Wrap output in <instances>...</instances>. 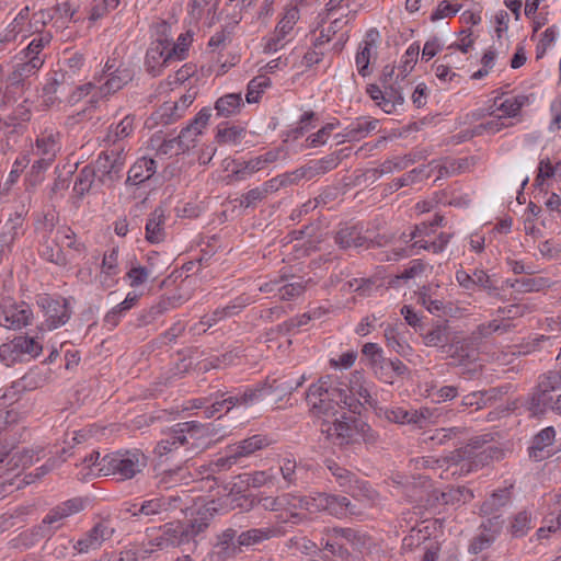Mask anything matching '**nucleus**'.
I'll list each match as a JSON object with an SVG mask.
<instances>
[{"mask_svg": "<svg viewBox=\"0 0 561 561\" xmlns=\"http://www.w3.org/2000/svg\"><path fill=\"white\" fill-rule=\"evenodd\" d=\"M211 436L209 425L195 421L180 423L163 433L154 453L160 457L172 455L187 461L210 446Z\"/></svg>", "mask_w": 561, "mask_h": 561, "instance_id": "nucleus-1", "label": "nucleus"}, {"mask_svg": "<svg viewBox=\"0 0 561 561\" xmlns=\"http://www.w3.org/2000/svg\"><path fill=\"white\" fill-rule=\"evenodd\" d=\"M502 453L495 447L489 446L480 450L477 446L467 445L449 455L451 465L447 467V471L451 476L467 474L488 465L493 459H499Z\"/></svg>", "mask_w": 561, "mask_h": 561, "instance_id": "nucleus-2", "label": "nucleus"}, {"mask_svg": "<svg viewBox=\"0 0 561 561\" xmlns=\"http://www.w3.org/2000/svg\"><path fill=\"white\" fill-rule=\"evenodd\" d=\"M134 77V68L129 64L119 62L115 70L103 77L105 79L104 82L94 80L77 88V91L71 96V101H78L81 96L88 95L92 90L96 91L95 95L106 98L131 82Z\"/></svg>", "mask_w": 561, "mask_h": 561, "instance_id": "nucleus-3", "label": "nucleus"}, {"mask_svg": "<svg viewBox=\"0 0 561 561\" xmlns=\"http://www.w3.org/2000/svg\"><path fill=\"white\" fill-rule=\"evenodd\" d=\"M148 465V459L138 449L108 454L102 457L101 472L104 476L118 474L122 479H133Z\"/></svg>", "mask_w": 561, "mask_h": 561, "instance_id": "nucleus-4", "label": "nucleus"}, {"mask_svg": "<svg viewBox=\"0 0 561 561\" xmlns=\"http://www.w3.org/2000/svg\"><path fill=\"white\" fill-rule=\"evenodd\" d=\"M84 508V501L80 497L67 500L54 508L44 517L42 524L31 531L35 540L50 536L61 526V520L81 512Z\"/></svg>", "mask_w": 561, "mask_h": 561, "instance_id": "nucleus-5", "label": "nucleus"}, {"mask_svg": "<svg viewBox=\"0 0 561 561\" xmlns=\"http://www.w3.org/2000/svg\"><path fill=\"white\" fill-rule=\"evenodd\" d=\"M184 56V47L171 44L168 41H157L151 44L146 54L147 71L157 76L162 67L169 66L173 60H182Z\"/></svg>", "mask_w": 561, "mask_h": 561, "instance_id": "nucleus-6", "label": "nucleus"}, {"mask_svg": "<svg viewBox=\"0 0 561 561\" xmlns=\"http://www.w3.org/2000/svg\"><path fill=\"white\" fill-rule=\"evenodd\" d=\"M0 324L10 330H20L28 325L33 319L31 307L24 301H15L10 297L0 304Z\"/></svg>", "mask_w": 561, "mask_h": 561, "instance_id": "nucleus-7", "label": "nucleus"}, {"mask_svg": "<svg viewBox=\"0 0 561 561\" xmlns=\"http://www.w3.org/2000/svg\"><path fill=\"white\" fill-rule=\"evenodd\" d=\"M41 352L42 346L35 337L20 335L0 345V360L9 367L19 362L24 354L37 356Z\"/></svg>", "mask_w": 561, "mask_h": 561, "instance_id": "nucleus-8", "label": "nucleus"}, {"mask_svg": "<svg viewBox=\"0 0 561 561\" xmlns=\"http://www.w3.org/2000/svg\"><path fill=\"white\" fill-rule=\"evenodd\" d=\"M123 148L112 149L102 152L95 161V171L99 173L100 181L103 183H113L121 178L125 159L122 154Z\"/></svg>", "mask_w": 561, "mask_h": 561, "instance_id": "nucleus-9", "label": "nucleus"}, {"mask_svg": "<svg viewBox=\"0 0 561 561\" xmlns=\"http://www.w3.org/2000/svg\"><path fill=\"white\" fill-rule=\"evenodd\" d=\"M561 388V371L552 370L541 376L536 391L530 401V410L534 414L545 411L549 401H551L550 392Z\"/></svg>", "mask_w": 561, "mask_h": 561, "instance_id": "nucleus-10", "label": "nucleus"}, {"mask_svg": "<svg viewBox=\"0 0 561 561\" xmlns=\"http://www.w3.org/2000/svg\"><path fill=\"white\" fill-rule=\"evenodd\" d=\"M41 306L45 311L47 330L57 329L70 319V309L66 299L59 300L43 297Z\"/></svg>", "mask_w": 561, "mask_h": 561, "instance_id": "nucleus-11", "label": "nucleus"}, {"mask_svg": "<svg viewBox=\"0 0 561 561\" xmlns=\"http://www.w3.org/2000/svg\"><path fill=\"white\" fill-rule=\"evenodd\" d=\"M114 528L107 523H98L87 535L77 541L75 549L79 553H87L91 550L99 549L104 541L112 538Z\"/></svg>", "mask_w": 561, "mask_h": 561, "instance_id": "nucleus-12", "label": "nucleus"}, {"mask_svg": "<svg viewBox=\"0 0 561 561\" xmlns=\"http://www.w3.org/2000/svg\"><path fill=\"white\" fill-rule=\"evenodd\" d=\"M385 417L398 424H413L422 428L426 425L430 417L428 409L421 410H404L402 408L386 409L383 411Z\"/></svg>", "mask_w": 561, "mask_h": 561, "instance_id": "nucleus-13", "label": "nucleus"}, {"mask_svg": "<svg viewBox=\"0 0 561 561\" xmlns=\"http://www.w3.org/2000/svg\"><path fill=\"white\" fill-rule=\"evenodd\" d=\"M448 356L455 360L458 365H463L468 362L474 360L478 355V346L471 344V339L453 337L448 350L446 351Z\"/></svg>", "mask_w": 561, "mask_h": 561, "instance_id": "nucleus-14", "label": "nucleus"}, {"mask_svg": "<svg viewBox=\"0 0 561 561\" xmlns=\"http://www.w3.org/2000/svg\"><path fill=\"white\" fill-rule=\"evenodd\" d=\"M305 380H306V377L301 376L295 386L286 385L285 387H283V385H276L277 380H273V382L271 385H268L267 382L259 383L256 387L249 388L242 394L239 396L240 397V405H245V407L251 405L267 389L271 391H274L282 387L283 392L291 393L294 390L299 388L305 382Z\"/></svg>", "mask_w": 561, "mask_h": 561, "instance_id": "nucleus-15", "label": "nucleus"}, {"mask_svg": "<svg viewBox=\"0 0 561 561\" xmlns=\"http://www.w3.org/2000/svg\"><path fill=\"white\" fill-rule=\"evenodd\" d=\"M298 20L299 10L296 7L287 8L276 26L274 36L268 41L266 47L270 50H276L277 43L280 42L294 28V25Z\"/></svg>", "mask_w": 561, "mask_h": 561, "instance_id": "nucleus-16", "label": "nucleus"}, {"mask_svg": "<svg viewBox=\"0 0 561 561\" xmlns=\"http://www.w3.org/2000/svg\"><path fill=\"white\" fill-rule=\"evenodd\" d=\"M23 217L21 213L10 216L0 233V262L11 251L13 241L15 240L19 229L22 227Z\"/></svg>", "mask_w": 561, "mask_h": 561, "instance_id": "nucleus-17", "label": "nucleus"}, {"mask_svg": "<svg viewBox=\"0 0 561 561\" xmlns=\"http://www.w3.org/2000/svg\"><path fill=\"white\" fill-rule=\"evenodd\" d=\"M170 506L171 499L152 497L144 500L139 505L134 504L133 508H129L128 512H130L133 516L153 517L168 512Z\"/></svg>", "mask_w": 561, "mask_h": 561, "instance_id": "nucleus-18", "label": "nucleus"}, {"mask_svg": "<svg viewBox=\"0 0 561 561\" xmlns=\"http://www.w3.org/2000/svg\"><path fill=\"white\" fill-rule=\"evenodd\" d=\"M157 170L156 161L151 158L138 159L129 169L126 183L138 185L149 180Z\"/></svg>", "mask_w": 561, "mask_h": 561, "instance_id": "nucleus-19", "label": "nucleus"}, {"mask_svg": "<svg viewBox=\"0 0 561 561\" xmlns=\"http://www.w3.org/2000/svg\"><path fill=\"white\" fill-rule=\"evenodd\" d=\"M197 136L198 135H195V133H193V130L188 126H186L181 130L180 135L176 138L164 141L161 145L160 150L164 154H179L181 152L188 150L191 147H194Z\"/></svg>", "mask_w": 561, "mask_h": 561, "instance_id": "nucleus-20", "label": "nucleus"}, {"mask_svg": "<svg viewBox=\"0 0 561 561\" xmlns=\"http://www.w3.org/2000/svg\"><path fill=\"white\" fill-rule=\"evenodd\" d=\"M165 211L162 207H157L146 224V239L150 243H159L164 240L165 231Z\"/></svg>", "mask_w": 561, "mask_h": 561, "instance_id": "nucleus-21", "label": "nucleus"}, {"mask_svg": "<svg viewBox=\"0 0 561 561\" xmlns=\"http://www.w3.org/2000/svg\"><path fill=\"white\" fill-rule=\"evenodd\" d=\"M301 507L308 511L327 510L332 515H343L342 506L336 502L335 495L320 493L317 497L301 500Z\"/></svg>", "mask_w": 561, "mask_h": 561, "instance_id": "nucleus-22", "label": "nucleus"}, {"mask_svg": "<svg viewBox=\"0 0 561 561\" xmlns=\"http://www.w3.org/2000/svg\"><path fill=\"white\" fill-rule=\"evenodd\" d=\"M27 58V61L16 65L12 73L8 77V81L11 85H23L24 80L34 75L44 64V59L39 56H30Z\"/></svg>", "mask_w": 561, "mask_h": 561, "instance_id": "nucleus-23", "label": "nucleus"}, {"mask_svg": "<svg viewBox=\"0 0 561 561\" xmlns=\"http://www.w3.org/2000/svg\"><path fill=\"white\" fill-rule=\"evenodd\" d=\"M450 341V327L447 321L434 323L423 334V342L427 347H445Z\"/></svg>", "mask_w": 561, "mask_h": 561, "instance_id": "nucleus-24", "label": "nucleus"}, {"mask_svg": "<svg viewBox=\"0 0 561 561\" xmlns=\"http://www.w3.org/2000/svg\"><path fill=\"white\" fill-rule=\"evenodd\" d=\"M0 454H5L4 461L7 460V471H14L19 468H26L34 462L36 456L33 449H12L10 451L0 450Z\"/></svg>", "mask_w": 561, "mask_h": 561, "instance_id": "nucleus-25", "label": "nucleus"}, {"mask_svg": "<svg viewBox=\"0 0 561 561\" xmlns=\"http://www.w3.org/2000/svg\"><path fill=\"white\" fill-rule=\"evenodd\" d=\"M280 280L283 285L278 287V296L282 300H290L299 297L305 291L307 285L311 279L304 280L301 277L282 275Z\"/></svg>", "mask_w": 561, "mask_h": 561, "instance_id": "nucleus-26", "label": "nucleus"}, {"mask_svg": "<svg viewBox=\"0 0 561 561\" xmlns=\"http://www.w3.org/2000/svg\"><path fill=\"white\" fill-rule=\"evenodd\" d=\"M268 445V440L262 435H253L237 444L230 445L237 460L249 457L256 450H260Z\"/></svg>", "mask_w": 561, "mask_h": 561, "instance_id": "nucleus-27", "label": "nucleus"}, {"mask_svg": "<svg viewBox=\"0 0 561 561\" xmlns=\"http://www.w3.org/2000/svg\"><path fill=\"white\" fill-rule=\"evenodd\" d=\"M279 534V529L275 527L253 528L241 533L238 537V543L240 546H253L277 537Z\"/></svg>", "mask_w": 561, "mask_h": 561, "instance_id": "nucleus-28", "label": "nucleus"}, {"mask_svg": "<svg viewBox=\"0 0 561 561\" xmlns=\"http://www.w3.org/2000/svg\"><path fill=\"white\" fill-rule=\"evenodd\" d=\"M243 106L241 93H228L219 98L215 103L218 116L230 117L240 112Z\"/></svg>", "mask_w": 561, "mask_h": 561, "instance_id": "nucleus-29", "label": "nucleus"}, {"mask_svg": "<svg viewBox=\"0 0 561 561\" xmlns=\"http://www.w3.org/2000/svg\"><path fill=\"white\" fill-rule=\"evenodd\" d=\"M66 77L65 75H55L48 79L43 87V103L46 107H51L56 104L58 95L65 92Z\"/></svg>", "mask_w": 561, "mask_h": 561, "instance_id": "nucleus-30", "label": "nucleus"}, {"mask_svg": "<svg viewBox=\"0 0 561 561\" xmlns=\"http://www.w3.org/2000/svg\"><path fill=\"white\" fill-rule=\"evenodd\" d=\"M473 497L471 490L465 486H449L442 491L440 503L442 505L459 506L467 503Z\"/></svg>", "mask_w": 561, "mask_h": 561, "instance_id": "nucleus-31", "label": "nucleus"}, {"mask_svg": "<svg viewBox=\"0 0 561 561\" xmlns=\"http://www.w3.org/2000/svg\"><path fill=\"white\" fill-rule=\"evenodd\" d=\"M328 469L331 471L340 486L344 488L352 495H355V491L358 489V480L355 479V476L351 471L340 467L335 462H330L328 465Z\"/></svg>", "mask_w": 561, "mask_h": 561, "instance_id": "nucleus-32", "label": "nucleus"}, {"mask_svg": "<svg viewBox=\"0 0 561 561\" xmlns=\"http://www.w3.org/2000/svg\"><path fill=\"white\" fill-rule=\"evenodd\" d=\"M335 241L342 249L359 248L367 242L366 238L362 237L355 227L340 229L336 233Z\"/></svg>", "mask_w": 561, "mask_h": 561, "instance_id": "nucleus-33", "label": "nucleus"}, {"mask_svg": "<svg viewBox=\"0 0 561 561\" xmlns=\"http://www.w3.org/2000/svg\"><path fill=\"white\" fill-rule=\"evenodd\" d=\"M511 488L512 486L493 492L491 496L483 502L481 506L482 514L493 515L501 507H504L511 500Z\"/></svg>", "mask_w": 561, "mask_h": 561, "instance_id": "nucleus-34", "label": "nucleus"}, {"mask_svg": "<svg viewBox=\"0 0 561 561\" xmlns=\"http://www.w3.org/2000/svg\"><path fill=\"white\" fill-rule=\"evenodd\" d=\"M336 535H341L344 538V542L350 543L355 550L363 552L370 546L371 539L357 530L351 528H336Z\"/></svg>", "mask_w": 561, "mask_h": 561, "instance_id": "nucleus-35", "label": "nucleus"}, {"mask_svg": "<svg viewBox=\"0 0 561 561\" xmlns=\"http://www.w3.org/2000/svg\"><path fill=\"white\" fill-rule=\"evenodd\" d=\"M181 116L179 103L165 102L151 115V119L157 125H169Z\"/></svg>", "mask_w": 561, "mask_h": 561, "instance_id": "nucleus-36", "label": "nucleus"}, {"mask_svg": "<svg viewBox=\"0 0 561 561\" xmlns=\"http://www.w3.org/2000/svg\"><path fill=\"white\" fill-rule=\"evenodd\" d=\"M556 439V431L552 426H548L541 430L535 437L533 446L530 448V456L536 459H542L543 457L538 455L545 448L551 446Z\"/></svg>", "mask_w": 561, "mask_h": 561, "instance_id": "nucleus-37", "label": "nucleus"}, {"mask_svg": "<svg viewBox=\"0 0 561 561\" xmlns=\"http://www.w3.org/2000/svg\"><path fill=\"white\" fill-rule=\"evenodd\" d=\"M336 434V444L344 445L354 442L356 438V432L358 430V423H347L339 419H334L333 427Z\"/></svg>", "mask_w": 561, "mask_h": 561, "instance_id": "nucleus-38", "label": "nucleus"}, {"mask_svg": "<svg viewBox=\"0 0 561 561\" xmlns=\"http://www.w3.org/2000/svg\"><path fill=\"white\" fill-rule=\"evenodd\" d=\"M396 84L397 83L383 85L386 98L383 99V102H378V106H380L387 114L392 113L397 105H402L404 102L400 88L396 87Z\"/></svg>", "mask_w": 561, "mask_h": 561, "instance_id": "nucleus-39", "label": "nucleus"}, {"mask_svg": "<svg viewBox=\"0 0 561 561\" xmlns=\"http://www.w3.org/2000/svg\"><path fill=\"white\" fill-rule=\"evenodd\" d=\"M95 176V169L91 165H85L80 170L79 174L76 178L73 191L79 196H83L92 187Z\"/></svg>", "mask_w": 561, "mask_h": 561, "instance_id": "nucleus-40", "label": "nucleus"}, {"mask_svg": "<svg viewBox=\"0 0 561 561\" xmlns=\"http://www.w3.org/2000/svg\"><path fill=\"white\" fill-rule=\"evenodd\" d=\"M163 530L167 535V541L170 542L171 547H179L185 543H190L187 539V531L184 530V524L168 523L163 526Z\"/></svg>", "mask_w": 561, "mask_h": 561, "instance_id": "nucleus-41", "label": "nucleus"}, {"mask_svg": "<svg viewBox=\"0 0 561 561\" xmlns=\"http://www.w3.org/2000/svg\"><path fill=\"white\" fill-rule=\"evenodd\" d=\"M333 528L328 531L329 539L324 545V549L330 551L333 556L339 557L341 560H347L350 557L348 550L344 547V538L341 535L335 534Z\"/></svg>", "mask_w": 561, "mask_h": 561, "instance_id": "nucleus-42", "label": "nucleus"}, {"mask_svg": "<svg viewBox=\"0 0 561 561\" xmlns=\"http://www.w3.org/2000/svg\"><path fill=\"white\" fill-rule=\"evenodd\" d=\"M271 81L267 77L259 76L252 79L248 84V90L245 94V100L248 103H257L260 100L261 93L265 88L270 85Z\"/></svg>", "mask_w": 561, "mask_h": 561, "instance_id": "nucleus-43", "label": "nucleus"}, {"mask_svg": "<svg viewBox=\"0 0 561 561\" xmlns=\"http://www.w3.org/2000/svg\"><path fill=\"white\" fill-rule=\"evenodd\" d=\"M529 102V98L527 95H517L512 99H506L503 101L499 110L503 113L504 116L515 117L520 112L522 107Z\"/></svg>", "mask_w": 561, "mask_h": 561, "instance_id": "nucleus-44", "label": "nucleus"}, {"mask_svg": "<svg viewBox=\"0 0 561 561\" xmlns=\"http://www.w3.org/2000/svg\"><path fill=\"white\" fill-rule=\"evenodd\" d=\"M329 394V387H327V382L319 380L317 383L309 387L306 399L313 411L316 407H321V399L323 397L328 398Z\"/></svg>", "mask_w": 561, "mask_h": 561, "instance_id": "nucleus-45", "label": "nucleus"}, {"mask_svg": "<svg viewBox=\"0 0 561 561\" xmlns=\"http://www.w3.org/2000/svg\"><path fill=\"white\" fill-rule=\"evenodd\" d=\"M428 172L426 173V178H431L435 172H437L436 180L440 179L443 175H448L450 173H455L457 170L462 168V162L456 161H446L444 163L433 161L428 164Z\"/></svg>", "mask_w": 561, "mask_h": 561, "instance_id": "nucleus-46", "label": "nucleus"}, {"mask_svg": "<svg viewBox=\"0 0 561 561\" xmlns=\"http://www.w3.org/2000/svg\"><path fill=\"white\" fill-rule=\"evenodd\" d=\"M209 526L208 518L206 516H199L192 519L188 524H184V530L187 531L188 542H193L196 547V537L204 533Z\"/></svg>", "mask_w": 561, "mask_h": 561, "instance_id": "nucleus-47", "label": "nucleus"}, {"mask_svg": "<svg viewBox=\"0 0 561 561\" xmlns=\"http://www.w3.org/2000/svg\"><path fill=\"white\" fill-rule=\"evenodd\" d=\"M419 56V46L411 45L404 55V60L402 65L399 66V72L397 73V79L403 80L414 68V65L417 61Z\"/></svg>", "mask_w": 561, "mask_h": 561, "instance_id": "nucleus-48", "label": "nucleus"}, {"mask_svg": "<svg viewBox=\"0 0 561 561\" xmlns=\"http://www.w3.org/2000/svg\"><path fill=\"white\" fill-rule=\"evenodd\" d=\"M244 129L237 126L219 128L217 131V140L220 144L229 145V144H238L242 139L244 135Z\"/></svg>", "mask_w": 561, "mask_h": 561, "instance_id": "nucleus-49", "label": "nucleus"}, {"mask_svg": "<svg viewBox=\"0 0 561 561\" xmlns=\"http://www.w3.org/2000/svg\"><path fill=\"white\" fill-rule=\"evenodd\" d=\"M57 151L56 138L53 134L43 135L36 140V154L55 158Z\"/></svg>", "mask_w": 561, "mask_h": 561, "instance_id": "nucleus-50", "label": "nucleus"}, {"mask_svg": "<svg viewBox=\"0 0 561 561\" xmlns=\"http://www.w3.org/2000/svg\"><path fill=\"white\" fill-rule=\"evenodd\" d=\"M373 44H374V39H371L370 42L366 41L364 43V46L359 47V50L356 55V65L358 68V72L363 77H366L369 73L368 65L370 61V55H371L370 50H371Z\"/></svg>", "mask_w": 561, "mask_h": 561, "instance_id": "nucleus-51", "label": "nucleus"}, {"mask_svg": "<svg viewBox=\"0 0 561 561\" xmlns=\"http://www.w3.org/2000/svg\"><path fill=\"white\" fill-rule=\"evenodd\" d=\"M496 328L497 327L493 325V321L479 324L469 335L471 344H476L479 347L484 340L496 332Z\"/></svg>", "mask_w": 561, "mask_h": 561, "instance_id": "nucleus-52", "label": "nucleus"}, {"mask_svg": "<svg viewBox=\"0 0 561 561\" xmlns=\"http://www.w3.org/2000/svg\"><path fill=\"white\" fill-rule=\"evenodd\" d=\"M55 240L58 245L73 248L76 251L80 252L83 248V244L76 243L75 233L70 228H60L56 231Z\"/></svg>", "mask_w": 561, "mask_h": 561, "instance_id": "nucleus-53", "label": "nucleus"}, {"mask_svg": "<svg viewBox=\"0 0 561 561\" xmlns=\"http://www.w3.org/2000/svg\"><path fill=\"white\" fill-rule=\"evenodd\" d=\"M28 18H30V9H28V7H24L19 12V14L13 19L12 23L4 31H13L14 39L16 38L19 33L30 32L28 23L26 24V21H28Z\"/></svg>", "mask_w": 561, "mask_h": 561, "instance_id": "nucleus-54", "label": "nucleus"}, {"mask_svg": "<svg viewBox=\"0 0 561 561\" xmlns=\"http://www.w3.org/2000/svg\"><path fill=\"white\" fill-rule=\"evenodd\" d=\"M49 379V371L32 370L22 378L23 387L27 389H36L45 385Z\"/></svg>", "mask_w": 561, "mask_h": 561, "instance_id": "nucleus-55", "label": "nucleus"}, {"mask_svg": "<svg viewBox=\"0 0 561 561\" xmlns=\"http://www.w3.org/2000/svg\"><path fill=\"white\" fill-rule=\"evenodd\" d=\"M473 285L485 289L490 296H499V288L493 284L491 277L482 270L473 272Z\"/></svg>", "mask_w": 561, "mask_h": 561, "instance_id": "nucleus-56", "label": "nucleus"}, {"mask_svg": "<svg viewBox=\"0 0 561 561\" xmlns=\"http://www.w3.org/2000/svg\"><path fill=\"white\" fill-rule=\"evenodd\" d=\"M363 354L369 357L370 365L378 373V367L383 362L382 350L376 343H366L363 346Z\"/></svg>", "mask_w": 561, "mask_h": 561, "instance_id": "nucleus-57", "label": "nucleus"}, {"mask_svg": "<svg viewBox=\"0 0 561 561\" xmlns=\"http://www.w3.org/2000/svg\"><path fill=\"white\" fill-rule=\"evenodd\" d=\"M244 482L252 488H260L272 483L274 480V476L267 471H255L253 473L244 474Z\"/></svg>", "mask_w": 561, "mask_h": 561, "instance_id": "nucleus-58", "label": "nucleus"}, {"mask_svg": "<svg viewBox=\"0 0 561 561\" xmlns=\"http://www.w3.org/2000/svg\"><path fill=\"white\" fill-rule=\"evenodd\" d=\"M450 238H451L450 233L443 232L438 236L437 240H435L433 242L428 243V242L416 241L413 244V247H420L425 250H432L434 253H439L445 249V247L449 242Z\"/></svg>", "mask_w": 561, "mask_h": 561, "instance_id": "nucleus-59", "label": "nucleus"}, {"mask_svg": "<svg viewBox=\"0 0 561 561\" xmlns=\"http://www.w3.org/2000/svg\"><path fill=\"white\" fill-rule=\"evenodd\" d=\"M117 259H118L117 250H112L110 253L104 254V257L102 261V274H104L105 276L116 275L118 273Z\"/></svg>", "mask_w": 561, "mask_h": 561, "instance_id": "nucleus-60", "label": "nucleus"}, {"mask_svg": "<svg viewBox=\"0 0 561 561\" xmlns=\"http://www.w3.org/2000/svg\"><path fill=\"white\" fill-rule=\"evenodd\" d=\"M266 197L265 192L261 187H255L250 190L248 193L243 194L240 198V205L244 207H251L256 205V203L263 201Z\"/></svg>", "mask_w": 561, "mask_h": 561, "instance_id": "nucleus-61", "label": "nucleus"}, {"mask_svg": "<svg viewBox=\"0 0 561 561\" xmlns=\"http://www.w3.org/2000/svg\"><path fill=\"white\" fill-rule=\"evenodd\" d=\"M290 547L300 553L311 556L317 551V545L306 537L294 538L290 540Z\"/></svg>", "mask_w": 561, "mask_h": 561, "instance_id": "nucleus-62", "label": "nucleus"}, {"mask_svg": "<svg viewBox=\"0 0 561 561\" xmlns=\"http://www.w3.org/2000/svg\"><path fill=\"white\" fill-rule=\"evenodd\" d=\"M50 39L51 36L49 34H41L38 37L34 38L25 48V57L38 56L41 50L50 42Z\"/></svg>", "mask_w": 561, "mask_h": 561, "instance_id": "nucleus-63", "label": "nucleus"}, {"mask_svg": "<svg viewBox=\"0 0 561 561\" xmlns=\"http://www.w3.org/2000/svg\"><path fill=\"white\" fill-rule=\"evenodd\" d=\"M150 272L144 266H133L127 273L128 278L130 279V286H139L147 282Z\"/></svg>", "mask_w": 561, "mask_h": 561, "instance_id": "nucleus-64", "label": "nucleus"}]
</instances>
